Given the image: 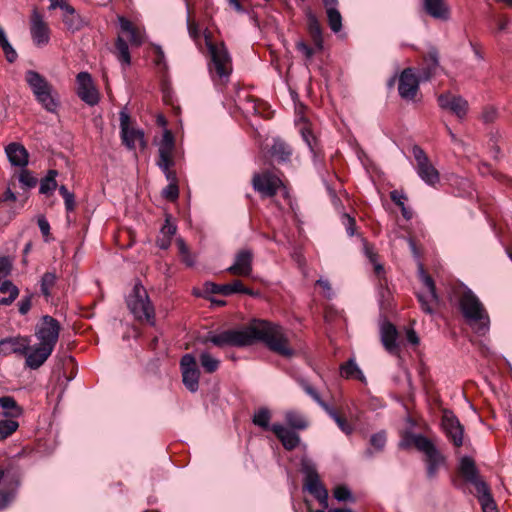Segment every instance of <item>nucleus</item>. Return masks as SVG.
<instances>
[{
	"mask_svg": "<svg viewBox=\"0 0 512 512\" xmlns=\"http://www.w3.org/2000/svg\"><path fill=\"white\" fill-rule=\"evenodd\" d=\"M1 49L9 63H14L17 60L18 54L9 41L2 45Z\"/></svg>",
	"mask_w": 512,
	"mask_h": 512,
	"instance_id": "obj_59",
	"label": "nucleus"
},
{
	"mask_svg": "<svg viewBox=\"0 0 512 512\" xmlns=\"http://www.w3.org/2000/svg\"><path fill=\"white\" fill-rule=\"evenodd\" d=\"M64 7L65 10L62 20L66 29L70 32H76L82 29L86 25L85 20L76 13L71 5H65Z\"/></svg>",
	"mask_w": 512,
	"mask_h": 512,
	"instance_id": "obj_32",
	"label": "nucleus"
},
{
	"mask_svg": "<svg viewBox=\"0 0 512 512\" xmlns=\"http://www.w3.org/2000/svg\"><path fill=\"white\" fill-rule=\"evenodd\" d=\"M36 101L48 112L55 113L58 108V101L53 96V87L42 91L38 96H34Z\"/></svg>",
	"mask_w": 512,
	"mask_h": 512,
	"instance_id": "obj_37",
	"label": "nucleus"
},
{
	"mask_svg": "<svg viewBox=\"0 0 512 512\" xmlns=\"http://www.w3.org/2000/svg\"><path fill=\"white\" fill-rule=\"evenodd\" d=\"M476 492L483 512H498L496 503L487 484H479L478 491Z\"/></svg>",
	"mask_w": 512,
	"mask_h": 512,
	"instance_id": "obj_34",
	"label": "nucleus"
},
{
	"mask_svg": "<svg viewBox=\"0 0 512 512\" xmlns=\"http://www.w3.org/2000/svg\"><path fill=\"white\" fill-rule=\"evenodd\" d=\"M373 265V271L374 274L378 280L377 287L381 286V282H385V285H388V280L385 276V269L382 264L376 260L375 262L371 263Z\"/></svg>",
	"mask_w": 512,
	"mask_h": 512,
	"instance_id": "obj_57",
	"label": "nucleus"
},
{
	"mask_svg": "<svg viewBox=\"0 0 512 512\" xmlns=\"http://www.w3.org/2000/svg\"><path fill=\"white\" fill-rule=\"evenodd\" d=\"M370 443L376 450H381L386 443V435L384 432L376 433L372 435Z\"/></svg>",
	"mask_w": 512,
	"mask_h": 512,
	"instance_id": "obj_61",
	"label": "nucleus"
},
{
	"mask_svg": "<svg viewBox=\"0 0 512 512\" xmlns=\"http://www.w3.org/2000/svg\"><path fill=\"white\" fill-rule=\"evenodd\" d=\"M395 233V246L403 251H408L413 258H416V237L413 229L406 224H399Z\"/></svg>",
	"mask_w": 512,
	"mask_h": 512,
	"instance_id": "obj_19",
	"label": "nucleus"
},
{
	"mask_svg": "<svg viewBox=\"0 0 512 512\" xmlns=\"http://www.w3.org/2000/svg\"><path fill=\"white\" fill-rule=\"evenodd\" d=\"M398 336L399 333L391 322L382 323L380 327L381 343L385 350L392 355H397L399 353V344L397 341Z\"/></svg>",
	"mask_w": 512,
	"mask_h": 512,
	"instance_id": "obj_22",
	"label": "nucleus"
},
{
	"mask_svg": "<svg viewBox=\"0 0 512 512\" xmlns=\"http://www.w3.org/2000/svg\"><path fill=\"white\" fill-rule=\"evenodd\" d=\"M296 49L297 51L303 53L307 59H311L314 56L315 52L318 51L315 46L313 48L303 40H300L296 43Z\"/></svg>",
	"mask_w": 512,
	"mask_h": 512,
	"instance_id": "obj_58",
	"label": "nucleus"
},
{
	"mask_svg": "<svg viewBox=\"0 0 512 512\" xmlns=\"http://www.w3.org/2000/svg\"><path fill=\"white\" fill-rule=\"evenodd\" d=\"M418 451L423 454L422 461L427 479H435L445 465V456L432 440L420 434H418Z\"/></svg>",
	"mask_w": 512,
	"mask_h": 512,
	"instance_id": "obj_5",
	"label": "nucleus"
},
{
	"mask_svg": "<svg viewBox=\"0 0 512 512\" xmlns=\"http://www.w3.org/2000/svg\"><path fill=\"white\" fill-rule=\"evenodd\" d=\"M497 118V111L493 107H487L482 113V119L485 123H493Z\"/></svg>",
	"mask_w": 512,
	"mask_h": 512,
	"instance_id": "obj_64",
	"label": "nucleus"
},
{
	"mask_svg": "<svg viewBox=\"0 0 512 512\" xmlns=\"http://www.w3.org/2000/svg\"><path fill=\"white\" fill-rule=\"evenodd\" d=\"M418 176L429 186L438 188L441 184L440 173L426 153L418 147Z\"/></svg>",
	"mask_w": 512,
	"mask_h": 512,
	"instance_id": "obj_13",
	"label": "nucleus"
},
{
	"mask_svg": "<svg viewBox=\"0 0 512 512\" xmlns=\"http://www.w3.org/2000/svg\"><path fill=\"white\" fill-rule=\"evenodd\" d=\"M24 78L34 96L53 87L43 75L34 70H27Z\"/></svg>",
	"mask_w": 512,
	"mask_h": 512,
	"instance_id": "obj_30",
	"label": "nucleus"
},
{
	"mask_svg": "<svg viewBox=\"0 0 512 512\" xmlns=\"http://www.w3.org/2000/svg\"><path fill=\"white\" fill-rule=\"evenodd\" d=\"M327 20L330 29L334 33H338L342 29V16L338 8H330L326 10Z\"/></svg>",
	"mask_w": 512,
	"mask_h": 512,
	"instance_id": "obj_43",
	"label": "nucleus"
},
{
	"mask_svg": "<svg viewBox=\"0 0 512 512\" xmlns=\"http://www.w3.org/2000/svg\"><path fill=\"white\" fill-rule=\"evenodd\" d=\"M441 425L446 436L453 443V445L456 447L462 446L464 428L461 425L459 419L451 410H442Z\"/></svg>",
	"mask_w": 512,
	"mask_h": 512,
	"instance_id": "obj_11",
	"label": "nucleus"
},
{
	"mask_svg": "<svg viewBox=\"0 0 512 512\" xmlns=\"http://www.w3.org/2000/svg\"><path fill=\"white\" fill-rule=\"evenodd\" d=\"M5 151L10 163L13 166L22 168L27 166L29 154L23 145L13 142L7 145Z\"/></svg>",
	"mask_w": 512,
	"mask_h": 512,
	"instance_id": "obj_29",
	"label": "nucleus"
},
{
	"mask_svg": "<svg viewBox=\"0 0 512 512\" xmlns=\"http://www.w3.org/2000/svg\"><path fill=\"white\" fill-rule=\"evenodd\" d=\"M438 103L441 108L450 110L459 118L466 115L468 103L460 96L451 95L449 93L441 94L438 97Z\"/></svg>",
	"mask_w": 512,
	"mask_h": 512,
	"instance_id": "obj_23",
	"label": "nucleus"
},
{
	"mask_svg": "<svg viewBox=\"0 0 512 512\" xmlns=\"http://www.w3.org/2000/svg\"><path fill=\"white\" fill-rule=\"evenodd\" d=\"M284 419L289 427L296 430H305L309 425L308 420L296 411H287Z\"/></svg>",
	"mask_w": 512,
	"mask_h": 512,
	"instance_id": "obj_40",
	"label": "nucleus"
},
{
	"mask_svg": "<svg viewBox=\"0 0 512 512\" xmlns=\"http://www.w3.org/2000/svg\"><path fill=\"white\" fill-rule=\"evenodd\" d=\"M200 372L198 369H186L182 371L183 383L191 392H196L199 387Z\"/></svg>",
	"mask_w": 512,
	"mask_h": 512,
	"instance_id": "obj_41",
	"label": "nucleus"
},
{
	"mask_svg": "<svg viewBox=\"0 0 512 512\" xmlns=\"http://www.w3.org/2000/svg\"><path fill=\"white\" fill-rule=\"evenodd\" d=\"M422 9L426 15L441 22L451 18V8L445 0H422Z\"/></svg>",
	"mask_w": 512,
	"mask_h": 512,
	"instance_id": "obj_18",
	"label": "nucleus"
},
{
	"mask_svg": "<svg viewBox=\"0 0 512 512\" xmlns=\"http://www.w3.org/2000/svg\"><path fill=\"white\" fill-rule=\"evenodd\" d=\"M0 292L5 294L8 293L9 295L18 296L19 290L18 288L11 282V281H4L0 285Z\"/></svg>",
	"mask_w": 512,
	"mask_h": 512,
	"instance_id": "obj_63",
	"label": "nucleus"
},
{
	"mask_svg": "<svg viewBox=\"0 0 512 512\" xmlns=\"http://www.w3.org/2000/svg\"><path fill=\"white\" fill-rule=\"evenodd\" d=\"M270 157L278 164H286L291 161L292 147L281 138H274L269 149Z\"/></svg>",
	"mask_w": 512,
	"mask_h": 512,
	"instance_id": "obj_25",
	"label": "nucleus"
},
{
	"mask_svg": "<svg viewBox=\"0 0 512 512\" xmlns=\"http://www.w3.org/2000/svg\"><path fill=\"white\" fill-rule=\"evenodd\" d=\"M59 322H41L35 329L38 342L30 345L27 337H8L0 341V355L18 354L25 357V365L40 368L51 356L59 339Z\"/></svg>",
	"mask_w": 512,
	"mask_h": 512,
	"instance_id": "obj_2",
	"label": "nucleus"
},
{
	"mask_svg": "<svg viewBox=\"0 0 512 512\" xmlns=\"http://www.w3.org/2000/svg\"><path fill=\"white\" fill-rule=\"evenodd\" d=\"M56 283V275L52 272H46L41 279V292L45 297L51 295V289Z\"/></svg>",
	"mask_w": 512,
	"mask_h": 512,
	"instance_id": "obj_51",
	"label": "nucleus"
},
{
	"mask_svg": "<svg viewBox=\"0 0 512 512\" xmlns=\"http://www.w3.org/2000/svg\"><path fill=\"white\" fill-rule=\"evenodd\" d=\"M115 48L119 61L129 65L131 63V56L127 42L122 37H118L115 42Z\"/></svg>",
	"mask_w": 512,
	"mask_h": 512,
	"instance_id": "obj_42",
	"label": "nucleus"
},
{
	"mask_svg": "<svg viewBox=\"0 0 512 512\" xmlns=\"http://www.w3.org/2000/svg\"><path fill=\"white\" fill-rule=\"evenodd\" d=\"M131 118L125 112H120V134L122 143L129 149H135V142H139L142 149L146 148V141L144 139V132L141 129L130 127Z\"/></svg>",
	"mask_w": 512,
	"mask_h": 512,
	"instance_id": "obj_8",
	"label": "nucleus"
},
{
	"mask_svg": "<svg viewBox=\"0 0 512 512\" xmlns=\"http://www.w3.org/2000/svg\"><path fill=\"white\" fill-rule=\"evenodd\" d=\"M271 431L275 434V436L282 443L283 447L286 450L295 449L300 443L299 435L291 430L283 426L282 424L275 423L271 426Z\"/></svg>",
	"mask_w": 512,
	"mask_h": 512,
	"instance_id": "obj_24",
	"label": "nucleus"
},
{
	"mask_svg": "<svg viewBox=\"0 0 512 512\" xmlns=\"http://www.w3.org/2000/svg\"><path fill=\"white\" fill-rule=\"evenodd\" d=\"M0 407L3 409L4 416L10 419L19 417L23 412L22 408L11 396L0 397Z\"/></svg>",
	"mask_w": 512,
	"mask_h": 512,
	"instance_id": "obj_36",
	"label": "nucleus"
},
{
	"mask_svg": "<svg viewBox=\"0 0 512 512\" xmlns=\"http://www.w3.org/2000/svg\"><path fill=\"white\" fill-rule=\"evenodd\" d=\"M189 368L190 369H198L194 356L191 354H185L181 359V369H182V371H184Z\"/></svg>",
	"mask_w": 512,
	"mask_h": 512,
	"instance_id": "obj_62",
	"label": "nucleus"
},
{
	"mask_svg": "<svg viewBox=\"0 0 512 512\" xmlns=\"http://www.w3.org/2000/svg\"><path fill=\"white\" fill-rule=\"evenodd\" d=\"M442 68L439 64V52L434 46L423 54L422 62L418 67V85L421 82L429 81L441 71Z\"/></svg>",
	"mask_w": 512,
	"mask_h": 512,
	"instance_id": "obj_10",
	"label": "nucleus"
},
{
	"mask_svg": "<svg viewBox=\"0 0 512 512\" xmlns=\"http://www.w3.org/2000/svg\"><path fill=\"white\" fill-rule=\"evenodd\" d=\"M253 253L250 249H241L235 255L234 263L227 271L234 276L247 277L252 273Z\"/></svg>",
	"mask_w": 512,
	"mask_h": 512,
	"instance_id": "obj_16",
	"label": "nucleus"
},
{
	"mask_svg": "<svg viewBox=\"0 0 512 512\" xmlns=\"http://www.w3.org/2000/svg\"><path fill=\"white\" fill-rule=\"evenodd\" d=\"M316 286H318L322 289V295L325 298L331 299L334 296V292H333L331 284L328 280L319 279L316 281Z\"/></svg>",
	"mask_w": 512,
	"mask_h": 512,
	"instance_id": "obj_60",
	"label": "nucleus"
},
{
	"mask_svg": "<svg viewBox=\"0 0 512 512\" xmlns=\"http://www.w3.org/2000/svg\"><path fill=\"white\" fill-rule=\"evenodd\" d=\"M163 196L171 202H174L179 197L178 183L168 184L162 191Z\"/></svg>",
	"mask_w": 512,
	"mask_h": 512,
	"instance_id": "obj_56",
	"label": "nucleus"
},
{
	"mask_svg": "<svg viewBox=\"0 0 512 512\" xmlns=\"http://www.w3.org/2000/svg\"><path fill=\"white\" fill-rule=\"evenodd\" d=\"M175 149V138L170 130H165L162 136L159 147V160L167 162L168 160H174L172 153Z\"/></svg>",
	"mask_w": 512,
	"mask_h": 512,
	"instance_id": "obj_33",
	"label": "nucleus"
},
{
	"mask_svg": "<svg viewBox=\"0 0 512 512\" xmlns=\"http://www.w3.org/2000/svg\"><path fill=\"white\" fill-rule=\"evenodd\" d=\"M254 189L263 197H273L283 185L281 179L269 170L257 173L252 179Z\"/></svg>",
	"mask_w": 512,
	"mask_h": 512,
	"instance_id": "obj_9",
	"label": "nucleus"
},
{
	"mask_svg": "<svg viewBox=\"0 0 512 512\" xmlns=\"http://www.w3.org/2000/svg\"><path fill=\"white\" fill-rule=\"evenodd\" d=\"M304 12L307 22V32L316 49L318 51H322L324 48L322 25L317 15L311 10V8H306Z\"/></svg>",
	"mask_w": 512,
	"mask_h": 512,
	"instance_id": "obj_20",
	"label": "nucleus"
},
{
	"mask_svg": "<svg viewBox=\"0 0 512 512\" xmlns=\"http://www.w3.org/2000/svg\"><path fill=\"white\" fill-rule=\"evenodd\" d=\"M205 42L210 56L208 66L211 77L215 83L224 85L232 72L228 50L223 42L213 43L210 33H205Z\"/></svg>",
	"mask_w": 512,
	"mask_h": 512,
	"instance_id": "obj_3",
	"label": "nucleus"
},
{
	"mask_svg": "<svg viewBox=\"0 0 512 512\" xmlns=\"http://www.w3.org/2000/svg\"><path fill=\"white\" fill-rule=\"evenodd\" d=\"M261 327L247 326L243 329H229L221 332H208L202 342H211L217 347L251 346L256 342L264 343L271 351L290 357L293 350L289 347L288 338L279 325L264 322Z\"/></svg>",
	"mask_w": 512,
	"mask_h": 512,
	"instance_id": "obj_1",
	"label": "nucleus"
},
{
	"mask_svg": "<svg viewBox=\"0 0 512 512\" xmlns=\"http://www.w3.org/2000/svg\"><path fill=\"white\" fill-rule=\"evenodd\" d=\"M323 310L324 320H346L344 310L334 304H326Z\"/></svg>",
	"mask_w": 512,
	"mask_h": 512,
	"instance_id": "obj_48",
	"label": "nucleus"
},
{
	"mask_svg": "<svg viewBox=\"0 0 512 512\" xmlns=\"http://www.w3.org/2000/svg\"><path fill=\"white\" fill-rule=\"evenodd\" d=\"M126 303L135 320H152L155 316L154 305L140 282L134 285L126 298Z\"/></svg>",
	"mask_w": 512,
	"mask_h": 512,
	"instance_id": "obj_6",
	"label": "nucleus"
},
{
	"mask_svg": "<svg viewBox=\"0 0 512 512\" xmlns=\"http://www.w3.org/2000/svg\"><path fill=\"white\" fill-rule=\"evenodd\" d=\"M19 427V424L14 419L0 420V441L5 440L11 436Z\"/></svg>",
	"mask_w": 512,
	"mask_h": 512,
	"instance_id": "obj_45",
	"label": "nucleus"
},
{
	"mask_svg": "<svg viewBox=\"0 0 512 512\" xmlns=\"http://www.w3.org/2000/svg\"><path fill=\"white\" fill-rule=\"evenodd\" d=\"M18 180L23 189H31L34 188L38 180L35 176H33L32 172L27 169H22L19 173Z\"/></svg>",
	"mask_w": 512,
	"mask_h": 512,
	"instance_id": "obj_50",
	"label": "nucleus"
},
{
	"mask_svg": "<svg viewBox=\"0 0 512 512\" xmlns=\"http://www.w3.org/2000/svg\"><path fill=\"white\" fill-rule=\"evenodd\" d=\"M378 289V302L381 311V320H389L394 306L393 294L385 282H381Z\"/></svg>",
	"mask_w": 512,
	"mask_h": 512,
	"instance_id": "obj_26",
	"label": "nucleus"
},
{
	"mask_svg": "<svg viewBox=\"0 0 512 512\" xmlns=\"http://www.w3.org/2000/svg\"><path fill=\"white\" fill-rule=\"evenodd\" d=\"M325 412L337 423L341 431H343L347 435L352 433V426L346 421V419L341 417L331 406Z\"/></svg>",
	"mask_w": 512,
	"mask_h": 512,
	"instance_id": "obj_49",
	"label": "nucleus"
},
{
	"mask_svg": "<svg viewBox=\"0 0 512 512\" xmlns=\"http://www.w3.org/2000/svg\"><path fill=\"white\" fill-rule=\"evenodd\" d=\"M301 472L304 474V487L320 502L322 510L328 508V490L320 481L315 463L311 459L303 457Z\"/></svg>",
	"mask_w": 512,
	"mask_h": 512,
	"instance_id": "obj_7",
	"label": "nucleus"
},
{
	"mask_svg": "<svg viewBox=\"0 0 512 512\" xmlns=\"http://www.w3.org/2000/svg\"><path fill=\"white\" fill-rule=\"evenodd\" d=\"M271 419V413L267 408H261L257 412H255L253 416V423L256 426L263 428L264 430H271V426L269 425Z\"/></svg>",
	"mask_w": 512,
	"mask_h": 512,
	"instance_id": "obj_44",
	"label": "nucleus"
},
{
	"mask_svg": "<svg viewBox=\"0 0 512 512\" xmlns=\"http://www.w3.org/2000/svg\"><path fill=\"white\" fill-rule=\"evenodd\" d=\"M455 296L464 320H490L485 305L469 287L461 284L455 290Z\"/></svg>",
	"mask_w": 512,
	"mask_h": 512,
	"instance_id": "obj_4",
	"label": "nucleus"
},
{
	"mask_svg": "<svg viewBox=\"0 0 512 512\" xmlns=\"http://www.w3.org/2000/svg\"><path fill=\"white\" fill-rule=\"evenodd\" d=\"M400 96L406 100H414L416 97V71L414 68H406L402 71L398 80Z\"/></svg>",
	"mask_w": 512,
	"mask_h": 512,
	"instance_id": "obj_21",
	"label": "nucleus"
},
{
	"mask_svg": "<svg viewBox=\"0 0 512 512\" xmlns=\"http://www.w3.org/2000/svg\"><path fill=\"white\" fill-rule=\"evenodd\" d=\"M79 98L90 106L99 102V93L93 84L91 75L88 72H80L77 77Z\"/></svg>",
	"mask_w": 512,
	"mask_h": 512,
	"instance_id": "obj_14",
	"label": "nucleus"
},
{
	"mask_svg": "<svg viewBox=\"0 0 512 512\" xmlns=\"http://www.w3.org/2000/svg\"><path fill=\"white\" fill-rule=\"evenodd\" d=\"M301 386L303 388V390L310 396L313 398V400L323 408L324 411L328 410V408L330 407L326 402H324L319 393L310 385L308 384L307 382H302L301 383Z\"/></svg>",
	"mask_w": 512,
	"mask_h": 512,
	"instance_id": "obj_54",
	"label": "nucleus"
},
{
	"mask_svg": "<svg viewBox=\"0 0 512 512\" xmlns=\"http://www.w3.org/2000/svg\"><path fill=\"white\" fill-rule=\"evenodd\" d=\"M301 135L313 155L314 162H322L324 160V152L318 138L314 135L312 130L304 126L301 129Z\"/></svg>",
	"mask_w": 512,
	"mask_h": 512,
	"instance_id": "obj_31",
	"label": "nucleus"
},
{
	"mask_svg": "<svg viewBox=\"0 0 512 512\" xmlns=\"http://www.w3.org/2000/svg\"><path fill=\"white\" fill-rule=\"evenodd\" d=\"M200 363L203 369L207 373H213L215 372L219 367V360L214 358L211 354L208 352H203L200 355Z\"/></svg>",
	"mask_w": 512,
	"mask_h": 512,
	"instance_id": "obj_46",
	"label": "nucleus"
},
{
	"mask_svg": "<svg viewBox=\"0 0 512 512\" xmlns=\"http://www.w3.org/2000/svg\"><path fill=\"white\" fill-rule=\"evenodd\" d=\"M418 280L423 283L426 289V294H418V302L421 304V308L427 313L432 312L431 304L437 303V294L434 280L423 268L422 264L418 263Z\"/></svg>",
	"mask_w": 512,
	"mask_h": 512,
	"instance_id": "obj_12",
	"label": "nucleus"
},
{
	"mask_svg": "<svg viewBox=\"0 0 512 512\" xmlns=\"http://www.w3.org/2000/svg\"><path fill=\"white\" fill-rule=\"evenodd\" d=\"M231 289L227 284H217L214 282H205L201 288V290L197 293L198 296L203 298H208L212 295H221V296H230Z\"/></svg>",
	"mask_w": 512,
	"mask_h": 512,
	"instance_id": "obj_35",
	"label": "nucleus"
},
{
	"mask_svg": "<svg viewBox=\"0 0 512 512\" xmlns=\"http://www.w3.org/2000/svg\"><path fill=\"white\" fill-rule=\"evenodd\" d=\"M19 481L15 473L0 470V510L4 509L15 497Z\"/></svg>",
	"mask_w": 512,
	"mask_h": 512,
	"instance_id": "obj_15",
	"label": "nucleus"
},
{
	"mask_svg": "<svg viewBox=\"0 0 512 512\" xmlns=\"http://www.w3.org/2000/svg\"><path fill=\"white\" fill-rule=\"evenodd\" d=\"M333 495L338 501H355L351 491L344 485L337 486L333 491Z\"/></svg>",
	"mask_w": 512,
	"mask_h": 512,
	"instance_id": "obj_55",
	"label": "nucleus"
},
{
	"mask_svg": "<svg viewBox=\"0 0 512 512\" xmlns=\"http://www.w3.org/2000/svg\"><path fill=\"white\" fill-rule=\"evenodd\" d=\"M159 168L165 174L166 179L169 181V184L178 183L177 175L174 170L171 168L174 166V160H168L167 162L157 161Z\"/></svg>",
	"mask_w": 512,
	"mask_h": 512,
	"instance_id": "obj_52",
	"label": "nucleus"
},
{
	"mask_svg": "<svg viewBox=\"0 0 512 512\" xmlns=\"http://www.w3.org/2000/svg\"><path fill=\"white\" fill-rule=\"evenodd\" d=\"M340 374L344 378H355L361 382H365V376L353 359H349L340 367Z\"/></svg>",
	"mask_w": 512,
	"mask_h": 512,
	"instance_id": "obj_38",
	"label": "nucleus"
},
{
	"mask_svg": "<svg viewBox=\"0 0 512 512\" xmlns=\"http://www.w3.org/2000/svg\"><path fill=\"white\" fill-rule=\"evenodd\" d=\"M186 7H187V29L189 36L197 41L200 37V31L198 24L195 22L192 16V8L188 1H186Z\"/></svg>",
	"mask_w": 512,
	"mask_h": 512,
	"instance_id": "obj_47",
	"label": "nucleus"
},
{
	"mask_svg": "<svg viewBox=\"0 0 512 512\" xmlns=\"http://www.w3.org/2000/svg\"><path fill=\"white\" fill-rule=\"evenodd\" d=\"M401 440L399 446L403 449L416 447L415 422L413 416L408 413L403 426L400 428Z\"/></svg>",
	"mask_w": 512,
	"mask_h": 512,
	"instance_id": "obj_27",
	"label": "nucleus"
},
{
	"mask_svg": "<svg viewBox=\"0 0 512 512\" xmlns=\"http://www.w3.org/2000/svg\"><path fill=\"white\" fill-rule=\"evenodd\" d=\"M229 288L231 289L230 295L233 294H245L250 296H255V293L251 288L246 287L241 280H233L231 283H228Z\"/></svg>",
	"mask_w": 512,
	"mask_h": 512,
	"instance_id": "obj_53",
	"label": "nucleus"
},
{
	"mask_svg": "<svg viewBox=\"0 0 512 512\" xmlns=\"http://www.w3.org/2000/svg\"><path fill=\"white\" fill-rule=\"evenodd\" d=\"M58 176V171L55 169H50L47 172V175L41 179L39 192L44 195L52 194L57 188L56 177Z\"/></svg>",
	"mask_w": 512,
	"mask_h": 512,
	"instance_id": "obj_39",
	"label": "nucleus"
},
{
	"mask_svg": "<svg viewBox=\"0 0 512 512\" xmlns=\"http://www.w3.org/2000/svg\"><path fill=\"white\" fill-rule=\"evenodd\" d=\"M459 471L467 482L474 485L476 491H478L479 484H487L479 478L478 470L470 457L465 456L461 459Z\"/></svg>",
	"mask_w": 512,
	"mask_h": 512,
	"instance_id": "obj_28",
	"label": "nucleus"
},
{
	"mask_svg": "<svg viewBox=\"0 0 512 512\" xmlns=\"http://www.w3.org/2000/svg\"><path fill=\"white\" fill-rule=\"evenodd\" d=\"M31 36L37 46H44L48 44L50 39V29L47 23L43 20L42 15L34 10L31 16Z\"/></svg>",
	"mask_w": 512,
	"mask_h": 512,
	"instance_id": "obj_17",
	"label": "nucleus"
}]
</instances>
